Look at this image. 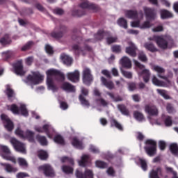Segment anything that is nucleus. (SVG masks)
Listing matches in <instances>:
<instances>
[{
	"mask_svg": "<svg viewBox=\"0 0 178 178\" xmlns=\"http://www.w3.org/2000/svg\"><path fill=\"white\" fill-rule=\"evenodd\" d=\"M1 56L5 60L10 59L13 56H15V53L12 51H6L1 53Z\"/></svg>",
	"mask_w": 178,
	"mask_h": 178,
	"instance_id": "7c9ffc66",
	"label": "nucleus"
},
{
	"mask_svg": "<svg viewBox=\"0 0 178 178\" xmlns=\"http://www.w3.org/2000/svg\"><path fill=\"white\" fill-rule=\"evenodd\" d=\"M15 134L20 138H28L29 141H31V143L34 141V132L32 131L27 130L26 133H24L20 127H17L15 129Z\"/></svg>",
	"mask_w": 178,
	"mask_h": 178,
	"instance_id": "1a4fd4ad",
	"label": "nucleus"
},
{
	"mask_svg": "<svg viewBox=\"0 0 178 178\" xmlns=\"http://www.w3.org/2000/svg\"><path fill=\"white\" fill-rule=\"evenodd\" d=\"M134 62L135 63V65L138 67L141 72L138 71L139 76H143V80L145 83H148L149 81V76H151V73H149V70L145 69V66L144 65H142L138 61L134 60Z\"/></svg>",
	"mask_w": 178,
	"mask_h": 178,
	"instance_id": "6e6552de",
	"label": "nucleus"
},
{
	"mask_svg": "<svg viewBox=\"0 0 178 178\" xmlns=\"http://www.w3.org/2000/svg\"><path fill=\"white\" fill-rule=\"evenodd\" d=\"M89 149L91 152H93L94 154H99V149L92 145H90Z\"/></svg>",
	"mask_w": 178,
	"mask_h": 178,
	"instance_id": "bf43d9fd",
	"label": "nucleus"
},
{
	"mask_svg": "<svg viewBox=\"0 0 178 178\" xmlns=\"http://www.w3.org/2000/svg\"><path fill=\"white\" fill-rule=\"evenodd\" d=\"M61 88L66 92H74L76 88L68 82H65L61 85Z\"/></svg>",
	"mask_w": 178,
	"mask_h": 178,
	"instance_id": "5701e85b",
	"label": "nucleus"
},
{
	"mask_svg": "<svg viewBox=\"0 0 178 178\" xmlns=\"http://www.w3.org/2000/svg\"><path fill=\"white\" fill-rule=\"evenodd\" d=\"M66 76L70 81L77 83L80 80V72L75 70L73 72H68L66 74Z\"/></svg>",
	"mask_w": 178,
	"mask_h": 178,
	"instance_id": "aec40b11",
	"label": "nucleus"
},
{
	"mask_svg": "<svg viewBox=\"0 0 178 178\" xmlns=\"http://www.w3.org/2000/svg\"><path fill=\"white\" fill-rule=\"evenodd\" d=\"M118 108L119 111L122 113V115H125V116H129V110L126 108L124 105H118Z\"/></svg>",
	"mask_w": 178,
	"mask_h": 178,
	"instance_id": "a18cd8bd",
	"label": "nucleus"
},
{
	"mask_svg": "<svg viewBox=\"0 0 178 178\" xmlns=\"http://www.w3.org/2000/svg\"><path fill=\"white\" fill-rule=\"evenodd\" d=\"M111 126H115L118 130H123V127L120 123L118 122L115 120H111Z\"/></svg>",
	"mask_w": 178,
	"mask_h": 178,
	"instance_id": "603ef678",
	"label": "nucleus"
},
{
	"mask_svg": "<svg viewBox=\"0 0 178 178\" xmlns=\"http://www.w3.org/2000/svg\"><path fill=\"white\" fill-rule=\"evenodd\" d=\"M95 165L97 168H99L100 169H105V168H108V164L101 161H96Z\"/></svg>",
	"mask_w": 178,
	"mask_h": 178,
	"instance_id": "09e8293b",
	"label": "nucleus"
},
{
	"mask_svg": "<svg viewBox=\"0 0 178 178\" xmlns=\"http://www.w3.org/2000/svg\"><path fill=\"white\" fill-rule=\"evenodd\" d=\"M144 47L145 49H147V51H150V52H156L158 51V49H156L155 45L152 43L146 42L144 44Z\"/></svg>",
	"mask_w": 178,
	"mask_h": 178,
	"instance_id": "72a5a7b5",
	"label": "nucleus"
},
{
	"mask_svg": "<svg viewBox=\"0 0 178 178\" xmlns=\"http://www.w3.org/2000/svg\"><path fill=\"white\" fill-rule=\"evenodd\" d=\"M29 174L26 172H19L17 174L16 177L17 178H24V177H29Z\"/></svg>",
	"mask_w": 178,
	"mask_h": 178,
	"instance_id": "338daca9",
	"label": "nucleus"
},
{
	"mask_svg": "<svg viewBox=\"0 0 178 178\" xmlns=\"http://www.w3.org/2000/svg\"><path fill=\"white\" fill-rule=\"evenodd\" d=\"M125 16L128 17V19H143L144 15L143 12H140L139 14H137V11L136 10H127L125 12Z\"/></svg>",
	"mask_w": 178,
	"mask_h": 178,
	"instance_id": "412c9836",
	"label": "nucleus"
},
{
	"mask_svg": "<svg viewBox=\"0 0 178 178\" xmlns=\"http://www.w3.org/2000/svg\"><path fill=\"white\" fill-rule=\"evenodd\" d=\"M165 126H172V118L170 117H166L165 120Z\"/></svg>",
	"mask_w": 178,
	"mask_h": 178,
	"instance_id": "774afa93",
	"label": "nucleus"
},
{
	"mask_svg": "<svg viewBox=\"0 0 178 178\" xmlns=\"http://www.w3.org/2000/svg\"><path fill=\"white\" fill-rule=\"evenodd\" d=\"M0 151L7 154L1 155L3 159H6V161H10L13 163H16V159L13 155H10V149H9L8 146L0 145Z\"/></svg>",
	"mask_w": 178,
	"mask_h": 178,
	"instance_id": "4468645a",
	"label": "nucleus"
},
{
	"mask_svg": "<svg viewBox=\"0 0 178 178\" xmlns=\"http://www.w3.org/2000/svg\"><path fill=\"white\" fill-rule=\"evenodd\" d=\"M45 50L47 54H54V50L52 49V47H51L49 44H46L45 46Z\"/></svg>",
	"mask_w": 178,
	"mask_h": 178,
	"instance_id": "69168bd1",
	"label": "nucleus"
},
{
	"mask_svg": "<svg viewBox=\"0 0 178 178\" xmlns=\"http://www.w3.org/2000/svg\"><path fill=\"white\" fill-rule=\"evenodd\" d=\"M61 162H63V163H64V162H70V163H71V165H73V163H74L73 159H69L66 156L61 158Z\"/></svg>",
	"mask_w": 178,
	"mask_h": 178,
	"instance_id": "052dcab7",
	"label": "nucleus"
},
{
	"mask_svg": "<svg viewBox=\"0 0 178 178\" xmlns=\"http://www.w3.org/2000/svg\"><path fill=\"white\" fill-rule=\"evenodd\" d=\"M80 6L82 9H94V5L88 3V1L81 3Z\"/></svg>",
	"mask_w": 178,
	"mask_h": 178,
	"instance_id": "8fccbe9b",
	"label": "nucleus"
},
{
	"mask_svg": "<svg viewBox=\"0 0 178 178\" xmlns=\"http://www.w3.org/2000/svg\"><path fill=\"white\" fill-rule=\"evenodd\" d=\"M149 41H155L159 48L166 49L169 44H173V40L170 35H154L148 38Z\"/></svg>",
	"mask_w": 178,
	"mask_h": 178,
	"instance_id": "7ed1b4c3",
	"label": "nucleus"
},
{
	"mask_svg": "<svg viewBox=\"0 0 178 178\" xmlns=\"http://www.w3.org/2000/svg\"><path fill=\"white\" fill-rule=\"evenodd\" d=\"M128 44L129 47L126 48V53L130 55V56H136L137 53H136V51H137V47L136 44L132 42H128Z\"/></svg>",
	"mask_w": 178,
	"mask_h": 178,
	"instance_id": "4be33fe9",
	"label": "nucleus"
},
{
	"mask_svg": "<svg viewBox=\"0 0 178 178\" xmlns=\"http://www.w3.org/2000/svg\"><path fill=\"white\" fill-rule=\"evenodd\" d=\"M113 52H115L116 54H119V52H122V47L120 45H113L111 47Z\"/></svg>",
	"mask_w": 178,
	"mask_h": 178,
	"instance_id": "4d7b16f0",
	"label": "nucleus"
},
{
	"mask_svg": "<svg viewBox=\"0 0 178 178\" xmlns=\"http://www.w3.org/2000/svg\"><path fill=\"white\" fill-rule=\"evenodd\" d=\"M120 63L122 65V67H126L127 69L131 67V60L127 56L122 57L120 60Z\"/></svg>",
	"mask_w": 178,
	"mask_h": 178,
	"instance_id": "b1692460",
	"label": "nucleus"
},
{
	"mask_svg": "<svg viewBox=\"0 0 178 178\" xmlns=\"http://www.w3.org/2000/svg\"><path fill=\"white\" fill-rule=\"evenodd\" d=\"M95 104L97 106H108V102L105 101V99L102 98H99L95 100Z\"/></svg>",
	"mask_w": 178,
	"mask_h": 178,
	"instance_id": "c9c22d12",
	"label": "nucleus"
},
{
	"mask_svg": "<svg viewBox=\"0 0 178 178\" xmlns=\"http://www.w3.org/2000/svg\"><path fill=\"white\" fill-rule=\"evenodd\" d=\"M118 26L123 27L124 29H127V21L124 18H120L117 22Z\"/></svg>",
	"mask_w": 178,
	"mask_h": 178,
	"instance_id": "79ce46f5",
	"label": "nucleus"
},
{
	"mask_svg": "<svg viewBox=\"0 0 178 178\" xmlns=\"http://www.w3.org/2000/svg\"><path fill=\"white\" fill-rule=\"evenodd\" d=\"M160 14L161 19H169V17H173V14L166 10H161L160 11Z\"/></svg>",
	"mask_w": 178,
	"mask_h": 178,
	"instance_id": "473e14b6",
	"label": "nucleus"
},
{
	"mask_svg": "<svg viewBox=\"0 0 178 178\" xmlns=\"http://www.w3.org/2000/svg\"><path fill=\"white\" fill-rule=\"evenodd\" d=\"M2 165L4 166L5 170L8 173H16V172L18 170L17 168L13 167L10 164L4 163L2 164Z\"/></svg>",
	"mask_w": 178,
	"mask_h": 178,
	"instance_id": "c756f323",
	"label": "nucleus"
},
{
	"mask_svg": "<svg viewBox=\"0 0 178 178\" xmlns=\"http://www.w3.org/2000/svg\"><path fill=\"white\" fill-rule=\"evenodd\" d=\"M75 176L77 178H94V173L92 172V170L88 168H85L83 174L80 171V170H76L75 172Z\"/></svg>",
	"mask_w": 178,
	"mask_h": 178,
	"instance_id": "dca6fc26",
	"label": "nucleus"
},
{
	"mask_svg": "<svg viewBox=\"0 0 178 178\" xmlns=\"http://www.w3.org/2000/svg\"><path fill=\"white\" fill-rule=\"evenodd\" d=\"M33 76L29 75L26 78V83L33 84L34 86L37 84H40L42 83V80H44V76L38 72H32Z\"/></svg>",
	"mask_w": 178,
	"mask_h": 178,
	"instance_id": "39448f33",
	"label": "nucleus"
},
{
	"mask_svg": "<svg viewBox=\"0 0 178 178\" xmlns=\"http://www.w3.org/2000/svg\"><path fill=\"white\" fill-rule=\"evenodd\" d=\"M95 37L97 40H102V38L106 37V42L108 44H113V42H116V41H118L117 37L111 36L109 35V33L105 32L104 31H99L97 32Z\"/></svg>",
	"mask_w": 178,
	"mask_h": 178,
	"instance_id": "f8f14e48",
	"label": "nucleus"
},
{
	"mask_svg": "<svg viewBox=\"0 0 178 178\" xmlns=\"http://www.w3.org/2000/svg\"><path fill=\"white\" fill-rule=\"evenodd\" d=\"M145 111L146 113H148V119L152 124H161V122H158V121H153L152 118H151V116L158 115V108H156L155 106H145Z\"/></svg>",
	"mask_w": 178,
	"mask_h": 178,
	"instance_id": "9b49d317",
	"label": "nucleus"
},
{
	"mask_svg": "<svg viewBox=\"0 0 178 178\" xmlns=\"http://www.w3.org/2000/svg\"><path fill=\"white\" fill-rule=\"evenodd\" d=\"M158 77L163 79L165 81L159 80L156 76L153 75L152 76V83L154 86H156V87H168V86H170V81H169L168 77L161 74H158Z\"/></svg>",
	"mask_w": 178,
	"mask_h": 178,
	"instance_id": "423d86ee",
	"label": "nucleus"
},
{
	"mask_svg": "<svg viewBox=\"0 0 178 178\" xmlns=\"http://www.w3.org/2000/svg\"><path fill=\"white\" fill-rule=\"evenodd\" d=\"M156 91L158 94L161 95V97H163L165 99H170V97H169V95H168V92L166 90L162 89H157Z\"/></svg>",
	"mask_w": 178,
	"mask_h": 178,
	"instance_id": "58836bf2",
	"label": "nucleus"
},
{
	"mask_svg": "<svg viewBox=\"0 0 178 178\" xmlns=\"http://www.w3.org/2000/svg\"><path fill=\"white\" fill-rule=\"evenodd\" d=\"M60 59L67 66H70L72 63H73V59L72 58V57L65 54H61Z\"/></svg>",
	"mask_w": 178,
	"mask_h": 178,
	"instance_id": "393cba45",
	"label": "nucleus"
},
{
	"mask_svg": "<svg viewBox=\"0 0 178 178\" xmlns=\"http://www.w3.org/2000/svg\"><path fill=\"white\" fill-rule=\"evenodd\" d=\"M136 162H140L143 170H147V161L141 158H137Z\"/></svg>",
	"mask_w": 178,
	"mask_h": 178,
	"instance_id": "c03bdc74",
	"label": "nucleus"
},
{
	"mask_svg": "<svg viewBox=\"0 0 178 178\" xmlns=\"http://www.w3.org/2000/svg\"><path fill=\"white\" fill-rule=\"evenodd\" d=\"M62 170L64 173H66L67 175L73 173V168L72 167H69L67 165H63L62 167Z\"/></svg>",
	"mask_w": 178,
	"mask_h": 178,
	"instance_id": "3c124183",
	"label": "nucleus"
},
{
	"mask_svg": "<svg viewBox=\"0 0 178 178\" xmlns=\"http://www.w3.org/2000/svg\"><path fill=\"white\" fill-rule=\"evenodd\" d=\"M162 175V171L161 170L160 168H158L156 170H152V172L149 174V177L150 178H159V176Z\"/></svg>",
	"mask_w": 178,
	"mask_h": 178,
	"instance_id": "2f4dec72",
	"label": "nucleus"
},
{
	"mask_svg": "<svg viewBox=\"0 0 178 178\" xmlns=\"http://www.w3.org/2000/svg\"><path fill=\"white\" fill-rule=\"evenodd\" d=\"M18 163L19 166H27V161L24 158H18Z\"/></svg>",
	"mask_w": 178,
	"mask_h": 178,
	"instance_id": "13d9d810",
	"label": "nucleus"
},
{
	"mask_svg": "<svg viewBox=\"0 0 178 178\" xmlns=\"http://www.w3.org/2000/svg\"><path fill=\"white\" fill-rule=\"evenodd\" d=\"M170 149L173 155L178 156V146L176 143L171 144L170 146Z\"/></svg>",
	"mask_w": 178,
	"mask_h": 178,
	"instance_id": "4c0bfd02",
	"label": "nucleus"
},
{
	"mask_svg": "<svg viewBox=\"0 0 178 178\" xmlns=\"http://www.w3.org/2000/svg\"><path fill=\"white\" fill-rule=\"evenodd\" d=\"M38 157L40 158V159H41L42 161H45V159H47V158H48V153H47V152L44 151V150H40L38 152Z\"/></svg>",
	"mask_w": 178,
	"mask_h": 178,
	"instance_id": "37998d69",
	"label": "nucleus"
},
{
	"mask_svg": "<svg viewBox=\"0 0 178 178\" xmlns=\"http://www.w3.org/2000/svg\"><path fill=\"white\" fill-rule=\"evenodd\" d=\"M79 100L81 105L83 106H90V103L83 97L82 95H79Z\"/></svg>",
	"mask_w": 178,
	"mask_h": 178,
	"instance_id": "5fc2aeb1",
	"label": "nucleus"
},
{
	"mask_svg": "<svg viewBox=\"0 0 178 178\" xmlns=\"http://www.w3.org/2000/svg\"><path fill=\"white\" fill-rule=\"evenodd\" d=\"M122 74L127 79H131V77H133V74H131V72H129L127 71H122Z\"/></svg>",
	"mask_w": 178,
	"mask_h": 178,
	"instance_id": "e2e57ef3",
	"label": "nucleus"
},
{
	"mask_svg": "<svg viewBox=\"0 0 178 178\" xmlns=\"http://www.w3.org/2000/svg\"><path fill=\"white\" fill-rule=\"evenodd\" d=\"M33 60H34V58H33V56H30L25 59V63L28 66H30L31 65V63H33Z\"/></svg>",
	"mask_w": 178,
	"mask_h": 178,
	"instance_id": "680f3d73",
	"label": "nucleus"
},
{
	"mask_svg": "<svg viewBox=\"0 0 178 178\" xmlns=\"http://www.w3.org/2000/svg\"><path fill=\"white\" fill-rule=\"evenodd\" d=\"M0 44L1 45H8V44H10V39L9 38V35H6L4 37L0 39Z\"/></svg>",
	"mask_w": 178,
	"mask_h": 178,
	"instance_id": "ea45409f",
	"label": "nucleus"
},
{
	"mask_svg": "<svg viewBox=\"0 0 178 178\" xmlns=\"http://www.w3.org/2000/svg\"><path fill=\"white\" fill-rule=\"evenodd\" d=\"M54 141L56 144H60V145H65V139L60 135H57L54 138Z\"/></svg>",
	"mask_w": 178,
	"mask_h": 178,
	"instance_id": "e433bc0d",
	"label": "nucleus"
},
{
	"mask_svg": "<svg viewBox=\"0 0 178 178\" xmlns=\"http://www.w3.org/2000/svg\"><path fill=\"white\" fill-rule=\"evenodd\" d=\"M71 143L74 148H77L78 149H83L84 148V146L83 145V142L78 140L76 137L72 138Z\"/></svg>",
	"mask_w": 178,
	"mask_h": 178,
	"instance_id": "bb28decb",
	"label": "nucleus"
},
{
	"mask_svg": "<svg viewBox=\"0 0 178 178\" xmlns=\"http://www.w3.org/2000/svg\"><path fill=\"white\" fill-rule=\"evenodd\" d=\"M152 70H154V72H156L158 74H162V73H165V70L163 67L159 66V65H154L152 67Z\"/></svg>",
	"mask_w": 178,
	"mask_h": 178,
	"instance_id": "de8ad7c7",
	"label": "nucleus"
},
{
	"mask_svg": "<svg viewBox=\"0 0 178 178\" xmlns=\"http://www.w3.org/2000/svg\"><path fill=\"white\" fill-rule=\"evenodd\" d=\"M66 33V28L65 26H63L60 28V31L58 33L53 32L51 33V37L54 38H60L63 37V34Z\"/></svg>",
	"mask_w": 178,
	"mask_h": 178,
	"instance_id": "c85d7f7f",
	"label": "nucleus"
},
{
	"mask_svg": "<svg viewBox=\"0 0 178 178\" xmlns=\"http://www.w3.org/2000/svg\"><path fill=\"white\" fill-rule=\"evenodd\" d=\"M1 120L3 121V123L4 124L5 129L8 130V131H12L15 127V124H13V122L9 119L8 115L5 114H2L1 116Z\"/></svg>",
	"mask_w": 178,
	"mask_h": 178,
	"instance_id": "2eb2a0df",
	"label": "nucleus"
},
{
	"mask_svg": "<svg viewBox=\"0 0 178 178\" xmlns=\"http://www.w3.org/2000/svg\"><path fill=\"white\" fill-rule=\"evenodd\" d=\"M39 170H42L45 176L48 177H54L55 176V171L52 167L49 164H44L39 167Z\"/></svg>",
	"mask_w": 178,
	"mask_h": 178,
	"instance_id": "f3484780",
	"label": "nucleus"
},
{
	"mask_svg": "<svg viewBox=\"0 0 178 178\" xmlns=\"http://www.w3.org/2000/svg\"><path fill=\"white\" fill-rule=\"evenodd\" d=\"M101 81L102 83L103 86H105L106 88H108V90H112L115 88V84H113V82L112 81H108L105 77L102 76L101 77Z\"/></svg>",
	"mask_w": 178,
	"mask_h": 178,
	"instance_id": "a878e982",
	"label": "nucleus"
},
{
	"mask_svg": "<svg viewBox=\"0 0 178 178\" xmlns=\"http://www.w3.org/2000/svg\"><path fill=\"white\" fill-rule=\"evenodd\" d=\"M145 143L146 144V147H145V151L149 155V156H154L155 154H156V141L148 139Z\"/></svg>",
	"mask_w": 178,
	"mask_h": 178,
	"instance_id": "0eeeda50",
	"label": "nucleus"
},
{
	"mask_svg": "<svg viewBox=\"0 0 178 178\" xmlns=\"http://www.w3.org/2000/svg\"><path fill=\"white\" fill-rule=\"evenodd\" d=\"M13 67L15 73L17 74V76H24V74H26V71L23 70V63L22 60L13 64Z\"/></svg>",
	"mask_w": 178,
	"mask_h": 178,
	"instance_id": "a211bd4d",
	"label": "nucleus"
},
{
	"mask_svg": "<svg viewBox=\"0 0 178 178\" xmlns=\"http://www.w3.org/2000/svg\"><path fill=\"white\" fill-rule=\"evenodd\" d=\"M83 80L84 84L90 86L92 81V75H91V71L88 68H85L83 72Z\"/></svg>",
	"mask_w": 178,
	"mask_h": 178,
	"instance_id": "6ab92c4d",
	"label": "nucleus"
},
{
	"mask_svg": "<svg viewBox=\"0 0 178 178\" xmlns=\"http://www.w3.org/2000/svg\"><path fill=\"white\" fill-rule=\"evenodd\" d=\"M6 94L8 95L9 99L13 98V97H15V92H13V90H12L10 88V86H6Z\"/></svg>",
	"mask_w": 178,
	"mask_h": 178,
	"instance_id": "49530a36",
	"label": "nucleus"
},
{
	"mask_svg": "<svg viewBox=\"0 0 178 178\" xmlns=\"http://www.w3.org/2000/svg\"><path fill=\"white\" fill-rule=\"evenodd\" d=\"M143 9L146 21H145L142 24H140V21H134L131 22V27H138L142 30H145V29H150V27L154 26V24H152V22L156 19V13H155V10L147 7H144Z\"/></svg>",
	"mask_w": 178,
	"mask_h": 178,
	"instance_id": "f257e3e1",
	"label": "nucleus"
},
{
	"mask_svg": "<svg viewBox=\"0 0 178 178\" xmlns=\"http://www.w3.org/2000/svg\"><path fill=\"white\" fill-rule=\"evenodd\" d=\"M10 143L12 144V145H13L15 149L17 151V152H21V154H26V145H24V143L17 140V139L15 138H11L10 139Z\"/></svg>",
	"mask_w": 178,
	"mask_h": 178,
	"instance_id": "ddd939ff",
	"label": "nucleus"
},
{
	"mask_svg": "<svg viewBox=\"0 0 178 178\" xmlns=\"http://www.w3.org/2000/svg\"><path fill=\"white\" fill-rule=\"evenodd\" d=\"M134 118L138 122H143V120H144V115L138 111H135L134 113Z\"/></svg>",
	"mask_w": 178,
	"mask_h": 178,
	"instance_id": "a19ab883",
	"label": "nucleus"
},
{
	"mask_svg": "<svg viewBox=\"0 0 178 178\" xmlns=\"http://www.w3.org/2000/svg\"><path fill=\"white\" fill-rule=\"evenodd\" d=\"M138 59L139 60H141V62H147V60H148L147 56L143 51L139 54Z\"/></svg>",
	"mask_w": 178,
	"mask_h": 178,
	"instance_id": "6e6d98bb",
	"label": "nucleus"
},
{
	"mask_svg": "<svg viewBox=\"0 0 178 178\" xmlns=\"http://www.w3.org/2000/svg\"><path fill=\"white\" fill-rule=\"evenodd\" d=\"M137 87L136 86V83H128V90L129 91H134Z\"/></svg>",
	"mask_w": 178,
	"mask_h": 178,
	"instance_id": "0e129e2a",
	"label": "nucleus"
},
{
	"mask_svg": "<svg viewBox=\"0 0 178 178\" xmlns=\"http://www.w3.org/2000/svg\"><path fill=\"white\" fill-rule=\"evenodd\" d=\"M47 86L48 90H50L55 92L58 90V87L56 86L54 83V79H60L61 81L65 80V74L56 70H49L47 71Z\"/></svg>",
	"mask_w": 178,
	"mask_h": 178,
	"instance_id": "f03ea898",
	"label": "nucleus"
},
{
	"mask_svg": "<svg viewBox=\"0 0 178 178\" xmlns=\"http://www.w3.org/2000/svg\"><path fill=\"white\" fill-rule=\"evenodd\" d=\"M8 109L11 111L14 115H22V116H29V111L26 108L24 104H21L20 109L15 104H12L11 106H8Z\"/></svg>",
	"mask_w": 178,
	"mask_h": 178,
	"instance_id": "9d476101",
	"label": "nucleus"
},
{
	"mask_svg": "<svg viewBox=\"0 0 178 178\" xmlns=\"http://www.w3.org/2000/svg\"><path fill=\"white\" fill-rule=\"evenodd\" d=\"M36 140H38V143L43 146L48 145V140H47L45 136L38 135L36 136Z\"/></svg>",
	"mask_w": 178,
	"mask_h": 178,
	"instance_id": "f704fd0d",
	"label": "nucleus"
},
{
	"mask_svg": "<svg viewBox=\"0 0 178 178\" xmlns=\"http://www.w3.org/2000/svg\"><path fill=\"white\" fill-rule=\"evenodd\" d=\"M88 162H90V156L88 155H83L81 156V160L78 161L79 166L86 167L88 165Z\"/></svg>",
	"mask_w": 178,
	"mask_h": 178,
	"instance_id": "cd10ccee",
	"label": "nucleus"
},
{
	"mask_svg": "<svg viewBox=\"0 0 178 178\" xmlns=\"http://www.w3.org/2000/svg\"><path fill=\"white\" fill-rule=\"evenodd\" d=\"M72 16H77L78 17H80V16H83L84 15V12L81 10L74 9L72 11Z\"/></svg>",
	"mask_w": 178,
	"mask_h": 178,
	"instance_id": "864d4df0",
	"label": "nucleus"
},
{
	"mask_svg": "<svg viewBox=\"0 0 178 178\" xmlns=\"http://www.w3.org/2000/svg\"><path fill=\"white\" fill-rule=\"evenodd\" d=\"M34 130L38 133H46L49 138H52V137H54V134L56 133L55 131V129L49 122H47V124L43 125V127L35 126Z\"/></svg>",
	"mask_w": 178,
	"mask_h": 178,
	"instance_id": "20e7f679",
	"label": "nucleus"
}]
</instances>
